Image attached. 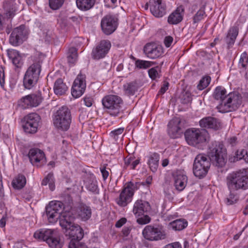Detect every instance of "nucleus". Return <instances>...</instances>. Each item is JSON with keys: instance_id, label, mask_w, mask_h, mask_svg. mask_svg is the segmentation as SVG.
Returning a JSON list of instances; mask_svg holds the SVG:
<instances>
[{"instance_id": "obj_1", "label": "nucleus", "mask_w": 248, "mask_h": 248, "mask_svg": "<svg viewBox=\"0 0 248 248\" xmlns=\"http://www.w3.org/2000/svg\"><path fill=\"white\" fill-rule=\"evenodd\" d=\"M207 156L204 154L198 155L194 161L193 171L194 175L200 179L207 174L211 162L217 167L222 168L226 164L227 154L223 145L215 142L209 147Z\"/></svg>"}, {"instance_id": "obj_2", "label": "nucleus", "mask_w": 248, "mask_h": 248, "mask_svg": "<svg viewBox=\"0 0 248 248\" xmlns=\"http://www.w3.org/2000/svg\"><path fill=\"white\" fill-rule=\"evenodd\" d=\"M225 183L229 194L225 203L227 205L234 204L239 200L237 192L248 189V171L246 169L232 171L226 176Z\"/></svg>"}, {"instance_id": "obj_3", "label": "nucleus", "mask_w": 248, "mask_h": 248, "mask_svg": "<svg viewBox=\"0 0 248 248\" xmlns=\"http://www.w3.org/2000/svg\"><path fill=\"white\" fill-rule=\"evenodd\" d=\"M63 208V204L58 201H51L46 207V213L48 222L51 223H55L59 219V223L62 229L68 230L72 226L75 217L71 212H64L62 214Z\"/></svg>"}, {"instance_id": "obj_4", "label": "nucleus", "mask_w": 248, "mask_h": 248, "mask_svg": "<svg viewBox=\"0 0 248 248\" xmlns=\"http://www.w3.org/2000/svg\"><path fill=\"white\" fill-rule=\"evenodd\" d=\"M226 93V89L222 86L216 87L213 93L214 98L220 101L218 106L219 111L224 113L236 110L242 103L241 95L238 93Z\"/></svg>"}, {"instance_id": "obj_5", "label": "nucleus", "mask_w": 248, "mask_h": 248, "mask_svg": "<svg viewBox=\"0 0 248 248\" xmlns=\"http://www.w3.org/2000/svg\"><path fill=\"white\" fill-rule=\"evenodd\" d=\"M33 63L27 69L23 78V85L26 89H30L37 83L41 71L42 60L35 54L31 56Z\"/></svg>"}, {"instance_id": "obj_6", "label": "nucleus", "mask_w": 248, "mask_h": 248, "mask_svg": "<svg viewBox=\"0 0 248 248\" xmlns=\"http://www.w3.org/2000/svg\"><path fill=\"white\" fill-rule=\"evenodd\" d=\"M102 104L105 111L111 116L117 117L123 111V101L118 95H106L102 99Z\"/></svg>"}, {"instance_id": "obj_7", "label": "nucleus", "mask_w": 248, "mask_h": 248, "mask_svg": "<svg viewBox=\"0 0 248 248\" xmlns=\"http://www.w3.org/2000/svg\"><path fill=\"white\" fill-rule=\"evenodd\" d=\"M151 207L150 203L144 200H138L133 205V213L137 219V222L140 225H144L149 223L151 218L148 214Z\"/></svg>"}, {"instance_id": "obj_8", "label": "nucleus", "mask_w": 248, "mask_h": 248, "mask_svg": "<svg viewBox=\"0 0 248 248\" xmlns=\"http://www.w3.org/2000/svg\"><path fill=\"white\" fill-rule=\"evenodd\" d=\"M71 121V111L67 107H62L54 114L53 124L59 130L67 131L70 127Z\"/></svg>"}, {"instance_id": "obj_9", "label": "nucleus", "mask_w": 248, "mask_h": 248, "mask_svg": "<svg viewBox=\"0 0 248 248\" xmlns=\"http://www.w3.org/2000/svg\"><path fill=\"white\" fill-rule=\"evenodd\" d=\"M35 238L46 242L51 248H62L63 247L59 235L51 229H40L33 235Z\"/></svg>"}, {"instance_id": "obj_10", "label": "nucleus", "mask_w": 248, "mask_h": 248, "mask_svg": "<svg viewBox=\"0 0 248 248\" xmlns=\"http://www.w3.org/2000/svg\"><path fill=\"white\" fill-rule=\"evenodd\" d=\"M206 131L194 128L187 129L185 133L186 141L189 145L196 146L206 141Z\"/></svg>"}, {"instance_id": "obj_11", "label": "nucleus", "mask_w": 248, "mask_h": 248, "mask_svg": "<svg viewBox=\"0 0 248 248\" xmlns=\"http://www.w3.org/2000/svg\"><path fill=\"white\" fill-rule=\"evenodd\" d=\"M67 230L71 238L69 242L68 248H84L85 244L80 242L84 236L83 230L80 226L74 223Z\"/></svg>"}, {"instance_id": "obj_12", "label": "nucleus", "mask_w": 248, "mask_h": 248, "mask_svg": "<svg viewBox=\"0 0 248 248\" xmlns=\"http://www.w3.org/2000/svg\"><path fill=\"white\" fill-rule=\"evenodd\" d=\"M142 235L147 240L158 241L166 238V233L162 226L149 225L142 231Z\"/></svg>"}, {"instance_id": "obj_13", "label": "nucleus", "mask_w": 248, "mask_h": 248, "mask_svg": "<svg viewBox=\"0 0 248 248\" xmlns=\"http://www.w3.org/2000/svg\"><path fill=\"white\" fill-rule=\"evenodd\" d=\"M29 32L25 25H21L13 29L9 37V43L18 46L26 40Z\"/></svg>"}, {"instance_id": "obj_14", "label": "nucleus", "mask_w": 248, "mask_h": 248, "mask_svg": "<svg viewBox=\"0 0 248 248\" xmlns=\"http://www.w3.org/2000/svg\"><path fill=\"white\" fill-rule=\"evenodd\" d=\"M43 100L41 92H38L22 97L18 101V105L23 109L36 107L41 103Z\"/></svg>"}, {"instance_id": "obj_15", "label": "nucleus", "mask_w": 248, "mask_h": 248, "mask_svg": "<svg viewBox=\"0 0 248 248\" xmlns=\"http://www.w3.org/2000/svg\"><path fill=\"white\" fill-rule=\"evenodd\" d=\"M41 118L36 113H30L24 118L23 128L24 131L29 134H34L37 131Z\"/></svg>"}, {"instance_id": "obj_16", "label": "nucleus", "mask_w": 248, "mask_h": 248, "mask_svg": "<svg viewBox=\"0 0 248 248\" xmlns=\"http://www.w3.org/2000/svg\"><path fill=\"white\" fill-rule=\"evenodd\" d=\"M27 156L33 166L40 168L46 163V159L44 152L39 148H32L30 149Z\"/></svg>"}, {"instance_id": "obj_17", "label": "nucleus", "mask_w": 248, "mask_h": 248, "mask_svg": "<svg viewBox=\"0 0 248 248\" xmlns=\"http://www.w3.org/2000/svg\"><path fill=\"white\" fill-rule=\"evenodd\" d=\"M111 44L108 40H102L93 48L91 55L94 60H99L104 58L108 53Z\"/></svg>"}, {"instance_id": "obj_18", "label": "nucleus", "mask_w": 248, "mask_h": 248, "mask_svg": "<svg viewBox=\"0 0 248 248\" xmlns=\"http://www.w3.org/2000/svg\"><path fill=\"white\" fill-rule=\"evenodd\" d=\"M86 88V75L80 73L75 79L71 89V93L75 98H78L84 93Z\"/></svg>"}, {"instance_id": "obj_19", "label": "nucleus", "mask_w": 248, "mask_h": 248, "mask_svg": "<svg viewBox=\"0 0 248 248\" xmlns=\"http://www.w3.org/2000/svg\"><path fill=\"white\" fill-rule=\"evenodd\" d=\"M143 53L149 58L155 59L161 57L163 53V48L155 43H147L143 47Z\"/></svg>"}, {"instance_id": "obj_20", "label": "nucleus", "mask_w": 248, "mask_h": 248, "mask_svg": "<svg viewBox=\"0 0 248 248\" xmlns=\"http://www.w3.org/2000/svg\"><path fill=\"white\" fill-rule=\"evenodd\" d=\"M168 133L172 139L179 138L183 133V124L180 118L175 117L171 119L168 124Z\"/></svg>"}, {"instance_id": "obj_21", "label": "nucleus", "mask_w": 248, "mask_h": 248, "mask_svg": "<svg viewBox=\"0 0 248 248\" xmlns=\"http://www.w3.org/2000/svg\"><path fill=\"white\" fill-rule=\"evenodd\" d=\"M117 25V20L110 15H106L101 21V29L106 35L112 33L116 30Z\"/></svg>"}, {"instance_id": "obj_22", "label": "nucleus", "mask_w": 248, "mask_h": 248, "mask_svg": "<svg viewBox=\"0 0 248 248\" xmlns=\"http://www.w3.org/2000/svg\"><path fill=\"white\" fill-rule=\"evenodd\" d=\"M149 5L152 14L156 17H161L166 13V4L162 0H149Z\"/></svg>"}, {"instance_id": "obj_23", "label": "nucleus", "mask_w": 248, "mask_h": 248, "mask_svg": "<svg viewBox=\"0 0 248 248\" xmlns=\"http://www.w3.org/2000/svg\"><path fill=\"white\" fill-rule=\"evenodd\" d=\"M200 125L202 128L218 130L220 126V122L216 118L208 116L201 119L199 122Z\"/></svg>"}, {"instance_id": "obj_24", "label": "nucleus", "mask_w": 248, "mask_h": 248, "mask_svg": "<svg viewBox=\"0 0 248 248\" xmlns=\"http://www.w3.org/2000/svg\"><path fill=\"white\" fill-rule=\"evenodd\" d=\"M3 16L7 18H13L16 15L17 11L16 3L13 0H5L3 2Z\"/></svg>"}, {"instance_id": "obj_25", "label": "nucleus", "mask_w": 248, "mask_h": 248, "mask_svg": "<svg viewBox=\"0 0 248 248\" xmlns=\"http://www.w3.org/2000/svg\"><path fill=\"white\" fill-rule=\"evenodd\" d=\"M184 8L182 5L177 7L168 17V22L170 24H177L183 18Z\"/></svg>"}, {"instance_id": "obj_26", "label": "nucleus", "mask_w": 248, "mask_h": 248, "mask_svg": "<svg viewBox=\"0 0 248 248\" xmlns=\"http://www.w3.org/2000/svg\"><path fill=\"white\" fill-rule=\"evenodd\" d=\"M78 217L83 221L89 219L92 216V210L90 206L81 203L77 208Z\"/></svg>"}, {"instance_id": "obj_27", "label": "nucleus", "mask_w": 248, "mask_h": 248, "mask_svg": "<svg viewBox=\"0 0 248 248\" xmlns=\"http://www.w3.org/2000/svg\"><path fill=\"white\" fill-rule=\"evenodd\" d=\"M133 197L132 193H128L124 188H123L119 197L116 199V202L120 206L125 207L131 202Z\"/></svg>"}, {"instance_id": "obj_28", "label": "nucleus", "mask_w": 248, "mask_h": 248, "mask_svg": "<svg viewBox=\"0 0 248 248\" xmlns=\"http://www.w3.org/2000/svg\"><path fill=\"white\" fill-rule=\"evenodd\" d=\"M238 34V28L237 27L233 26L230 28L224 38V41L227 45L228 48L229 49L233 46Z\"/></svg>"}, {"instance_id": "obj_29", "label": "nucleus", "mask_w": 248, "mask_h": 248, "mask_svg": "<svg viewBox=\"0 0 248 248\" xmlns=\"http://www.w3.org/2000/svg\"><path fill=\"white\" fill-rule=\"evenodd\" d=\"M84 184L88 190L94 194H99V189L97 185V181L93 175L88 177L84 181Z\"/></svg>"}, {"instance_id": "obj_30", "label": "nucleus", "mask_w": 248, "mask_h": 248, "mask_svg": "<svg viewBox=\"0 0 248 248\" xmlns=\"http://www.w3.org/2000/svg\"><path fill=\"white\" fill-rule=\"evenodd\" d=\"M174 181L175 188L177 190L181 191L184 189L186 185L187 177L185 174L179 173L174 176Z\"/></svg>"}, {"instance_id": "obj_31", "label": "nucleus", "mask_w": 248, "mask_h": 248, "mask_svg": "<svg viewBox=\"0 0 248 248\" xmlns=\"http://www.w3.org/2000/svg\"><path fill=\"white\" fill-rule=\"evenodd\" d=\"M8 56L12 60L13 64L18 68H21L23 65V62L22 57L19 52L16 50L8 51Z\"/></svg>"}, {"instance_id": "obj_32", "label": "nucleus", "mask_w": 248, "mask_h": 248, "mask_svg": "<svg viewBox=\"0 0 248 248\" xmlns=\"http://www.w3.org/2000/svg\"><path fill=\"white\" fill-rule=\"evenodd\" d=\"M68 89L66 84L61 78H58L54 84V92L57 95H62L65 93Z\"/></svg>"}, {"instance_id": "obj_33", "label": "nucleus", "mask_w": 248, "mask_h": 248, "mask_svg": "<svg viewBox=\"0 0 248 248\" xmlns=\"http://www.w3.org/2000/svg\"><path fill=\"white\" fill-rule=\"evenodd\" d=\"M159 159V155L156 153H152L148 156L147 163L152 172H155L156 171L158 167Z\"/></svg>"}, {"instance_id": "obj_34", "label": "nucleus", "mask_w": 248, "mask_h": 248, "mask_svg": "<svg viewBox=\"0 0 248 248\" xmlns=\"http://www.w3.org/2000/svg\"><path fill=\"white\" fill-rule=\"evenodd\" d=\"M26 184L25 176L22 174H19L16 176L12 182V186L15 189H21Z\"/></svg>"}, {"instance_id": "obj_35", "label": "nucleus", "mask_w": 248, "mask_h": 248, "mask_svg": "<svg viewBox=\"0 0 248 248\" xmlns=\"http://www.w3.org/2000/svg\"><path fill=\"white\" fill-rule=\"evenodd\" d=\"M96 0H76L78 8L84 11H88L92 8Z\"/></svg>"}, {"instance_id": "obj_36", "label": "nucleus", "mask_w": 248, "mask_h": 248, "mask_svg": "<svg viewBox=\"0 0 248 248\" xmlns=\"http://www.w3.org/2000/svg\"><path fill=\"white\" fill-rule=\"evenodd\" d=\"M187 226V222L183 219H179L174 220L170 223V227L175 231H181L186 228Z\"/></svg>"}, {"instance_id": "obj_37", "label": "nucleus", "mask_w": 248, "mask_h": 248, "mask_svg": "<svg viewBox=\"0 0 248 248\" xmlns=\"http://www.w3.org/2000/svg\"><path fill=\"white\" fill-rule=\"evenodd\" d=\"M47 184L51 191H52L55 190V178L52 172H49L42 181L41 185L42 186H46Z\"/></svg>"}, {"instance_id": "obj_38", "label": "nucleus", "mask_w": 248, "mask_h": 248, "mask_svg": "<svg viewBox=\"0 0 248 248\" xmlns=\"http://www.w3.org/2000/svg\"><path fill=\"white\" fill-rule=\"evenodd\" d=\"M135 60V68L138 69H146L155 65V62L148 61L142 60L140 59L136 60V58L133 57Z\"/></svg>"}, {"instance_id": "obj_39", "label": "nucleus", "mask_w": 248, "mask_h": 248, "mask_svg": "<svg viewBox=\"0 0 248 248\" xmlns=\"http://www.w3.org/2000/svg\"><path fill=\"white\" fill-rule=\"evenodd\" d=\"M141 185L145 186V184L140 182L134 183L130 181L125 184L124 188L128 193H132V196H133L135 191L139 189Z\"/></svg>"}, {"instance_id": "obj_40", "label": "nucleus", "mask_w": 248, "mask_h": 248, "mask_svg": "<svg viewBox=\"0 0 248 248\" xmlns=\"http://www.w3.org/2000/svg\"><path fill=\"white\" fill-rule=\"evenodd\" d=\"M124 90L125 94L128 95H133L138 91V87L136 81H132L125 84L124 86Z\"/></svg>"}, {"instance_id": "obj_41", "label": "nucleus", "mask_w": 248, "mask_h": 248, "mask_svg": "<svg viewBox=\"0 0 248 248\" xmlns=\"http://www.w3.org/2000/svg\"><path fill=\"white\" fill-rule=\"evenodd\" d=\"M78 58L77 49L74 47H71L69 49L67 55V61L70 64L73 65L75 63Z\"/></svg>"}, {"instance_id": "obj_42", "label": "nucleus", "mask_w": 248, "mask_h": 248, "mask_svg": "<svg viewBox=\"0 0 248 248\" xmlns=\"http://www.w3.org/2000/svg\"><path fill=\"white\" fill-rule=\"evenodd\" d=\"M205 5H202L193 16V24H196L199 22L206 16L205 12Z\"/></svg>"}, {"instance_id": "obj_43", "label": "nucleus", "mask_w": 248, "mask_h": 248, "mask_svg": "<svg viewBox=\"0 0 248 248\" xmlns=\"http://www.w3.org/2000/svg\"><path fill=\"white\" fill-rule=\"evenodd\" d=\"M180 102L183 104H187L192 101V97L190 92L183 91L179 96Z\"/></svg>"}, {"instance_id": "obj_44", "label": "nucleus", "mask_w": 248, "mask_h": 248, "mask_svg": "<svg viewBox=\"0 0 248 248\" xmlns=\"http://www.w3.org/2000/svg\"><path fill=\"white\" fill-rule=\"evenodd\" d=\"M160 72L161 66H156L148 70V75L152 80H155L156 78H160L159 73Z\"/></svg>"}, {"instance_id": "obj_45", "label": "nucleus", "mask_w": 248, "mask_h": 248, "mask_svg": "<svg viewBox=\"0 0 248 248\" xmlns=\"http://www.w3.org/2000/svg\"><path fill=\"white\" fill-rule=\"evenodd\" d=\"M210 82V77L208 76H205L200 80L197 88L199 90H202L208 86Z\"/></svg>"}, {"instance_id": "obj_46", "label": "nucleus", "mask_w": 248, "mask_h": 248, "mask_svg": "<svg viewBox=\"0 0 248 248\" xmlns=\"http://www.w3.org/2000/svg\"><path fill=\"white\" fill-rule=\"evenodd\" d=\"M65 0H48L50 8L54 10H58L63 5Z\"/></svg>"}, {"instance_id": "obj_47", "label": "nucleus", "mask_w": 248, "mask_h": 248, "mask_svg": "<svg viewBox=\"0 0 248 248\" xmlns=\"http://www.w3.org/2000/svg\"><path fill=\"white\" fill-rule=\"evenodd\" d=\"M246 52H244L241 55L238 62V67L240 69H246L247 66L248 58Z\"/></svg>"}, {"instance_id": "obj_48", "label": "nucleus", "mask_w": 248, "mask_h": 248, "mask_svg": "<svg viewBox=\"0 0 248 248\" xmlns=\"http://www.w3.org/2000/svg\"><path fill=\"white\" fill-rule=\"evenodd\" d=\"M236 155L239 160L243 159L246 163H248V152L245 149H242L241 151L236 152Z\"/></svg>"}, {"instance_id": "obj_49", "label": "nucleus", "mask_w": 248, "mask_h": 248, "mask_svg": "<svg viewBox=\"0 0 248 248\" xmlns=\"http://www.w3.org/2000/svg\"><path fill=\"white\" fill-rule=\"evenodd\" d=\"M124 131V128H119L110 132V136L115 140H117L119 136L123 133Z\"/></svg>"}, {"instance_id": "obj_50", "label": "nucleus", "mask_w": 248, "mask_h": 248, "mask_svg": "<svg viewBox=\"0 0 248 248\" xmlns=\"http://www.w3.org/2000/svg\"><path fill=\"white\" fill-rule=\"evenodd\" d=\"M5 75L4 68L0 65V85L2 89H4Z\"/></svg>"}, {"instance_id": "obj_51", "label": "nucleus", "mask_w": 248, "mask_h": 248, "mask_svg": "<svg viewBox=\"0 0 248 248\" xmlns=\"http://www.w3.org/2000/svg\"><path fill=\"white\" fill-rule=\"evenodd\" d=\"M84 104L87 107H90L92 106L93 99L92 97L85 96L83 99Z\"/></svg>"}, {"instance_id": "obj_52", "label": "nucleus", "mask_w": 248, "mask_h": 248, "mask_svg": "<svg viewBox=\"0 0 248 248\" xmlns=\"http://www.w3.org/2000/svg\"><path fill=\"white\" fill-rule=\"evenodd\" d=\"M169 83L168 82L164 81L163 85L158 91V95L164 94L169 88Z\"/></svg>"}, {"instance_id": "obj_53", "label": "nucleus", "mask_w": 248, "mask_h": 248, "mask_svg": "<svg viewBox=\"0 0 248 248\" xmlns=\"http://www.w3.org/2000/svg\"><path fill=\"white\" fill-rule=\"evenodd\" d=\"M173 41V38L170 36L165 37L164 41V44L167 47H169Z\"/></svg>"}, {"instance_id": "obj_54", "label": "nucleus", "mask_w": 248, "mask_h": 248, "mask_svg": "<svg viewBox=\"0 0 248 248\" xmlns=\"http://www.w3.org/2000/svg\"><path fill=\"white\" fill-rule=\"evenodd\" d=\"M132 229L131 226H125L122 231V233L124 236H127L130 233Z\"/></svg>"}, {"instance_id": "obj_55", "label": "nucleus", "mask_w": 248, "mask_h": 248, "mask_svg": "<svg viewBox=\"0 0 248 248\" xmlns=\"http://www.w3.org/2000/svg\"><path fill=\"white\" fill-rule=\"evenodd\" d=\"M126 221L127 219L126 218L122 217L116 222L115 227L116 228H121L123 225L126 223Z\"/></svg>"}, {"instance_id": "obj_56", "label": "nucleus", "mask_w": 248, "mask_h": 248, "mask_svg": "<svg viewBox=\"0 0 248 248\" xmlns=\"http://www.w3.org/2000/svg\"><path fill=\"white\" fill-rule=\"evenodd\" d=\"M166 247H170L171 248H182L181 244L178 242H175L169 244L166 246Z\"/></svg>"}, {"instance_id": "obj_57", "label": "nucleus", "mask_w": 248, "mask_h": 248, "mask_svg": "<svg viewBox=\"0 0 248 248\" xmlns=\"http://www.w3.org/2000/svg\"><path fill=\"white\" fill-rule=\"evenodd\" d=\"M101 173L104 180H106L108 176V172L106 169L105 167H103L100 169Z\"/></svg>"}, {"instance_id": "obj_58", "label": "nucleus", "mask_w": 248, "mask_h": 248, "mask_svg": "<svg viewBox=\"0 0 248 248\" xmlns=\"http://www.w3.org/2000/svg\"><path fill=\"white\" fill-rule=\"evenodd\" d=\"M0 197H3L4 196V189H3V186L2 181V177H0Z\"/></svg>"}, {"instance_id": "obj_59", "label": "nucleus", "mask_w": 248, "mask_h": 248, "mask_svg": "<svg viewBox=\"0 0 248 248\" xmlns=\"http://www.w3.org/2000/svg\"><path fill=\"white\" fill-rule=\"evenodd\" d=\"M140 163V159H137L136 160H133L131 164V169L133 170L135 169L136 166Z\"/></svg>"}, {"instance_id": "obj_60", "label": "nucleus", "mask_w": 248, "mask_h": 248, "mask_svg": "<svg viewBox=\"0 0 248 248\" xmlns=\"http://www.w3.org/2000/svg\"><path fill=\"white\" fill-rule=\"evenodd\" d=\"M237 157V155H236V153H235L234 155L229 157V161L230 162H235L236 161L240 160L239 159H238V157Z\"/></svg>"}, {"instance_id": "obj_61", "label": "nucleus", "mask_w": 248, "mask_h": 248, "mask_svg": "<svg viewBox=\"0 0 248 248\" xmlns=\"http://www.w3.org/2000/svg\"><path fill=\"white\" fill-rule=\"evenodd\" d=\"M134 160L133 157H130L128 158L125 160V164L126 165L128 166L132 164V161Z\"/></svg>"}, {"instance_id": "obj_62", "label": "nucleus", "mask_w": 248, "mask_h": 248, "mask_svg": "<svg viewBox=\"0 0 248 248\" xmlns=\"http://www.w3.org/2000/svg\"><path fill=\"white\" fill-rule=\"evenodd\" d=\"M6 221L5 218L3 217L0 220V227L1 228H3L5 226Z\"/></svg>"}, {"instance_id": "obj_63", "label": "nucleus", "mask_w": 248, "mask_h": 248, "mask_svg": "<svg viewBox=\"0 0 248 248\" xmlns=\"http://www.w3.org/2000/svg\"><path fill=\"white\" fill-rule=\"evenodd\" d=\"M236 140H237V138L235 137H233L230 139V143L232 146H233L236 143Z\"/></svg>"}, {"instance_id": "obj_64", "label": "nucleus", "mask_w": 248, "mask_h": 248, "mask_svg": "<svg viewBox=\"0 0 248 248\" xmlns=\"http://www.w3.org/2000/svg\"><path fill=\"white\" fill-rule=\"evenodd\" d=\"M169 164V160L167 159H165L162 161V165L163 167L167 166Z\"/></svg>"}]
</instances>
